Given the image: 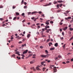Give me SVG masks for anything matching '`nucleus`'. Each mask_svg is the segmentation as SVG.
Listing matches in <instances>:
<instances>
[{
	"instance_id": "1",
	"label": "nucleus",
	"mask_w": 73,
	"mask_h": 73,
	"mask_svg": "<svg viewBox=\"0 0 73 73\" xmlns=\"http://www.w3.org/2000/svg\"><path fill=\"white\" fill-rule=\"evenodd\" d=\"M49 56H50V54H47L46 55L42 54L40 55V56L42 58H48Z\"/></svg>"
},
{
	"instance_id": "2",
	"label": "nucleus",
	"mask_w": 73,
	"mask_h": 73,
	"mask_svg": "<svg viewBox=\"0 0 73 73\" xmlns=\"http://www.w3.org/2000/svg\"><path fill=\"white\" fill-rule=\"evenodd\" d=\"M40 66H42L40 65V66H38L36 68V70H40V69L39 68H40Z\"/></svg>"
},
{
	"instance_id": "3",
	"label": "nucleus",
	"mask_w": 73,
	"mask_h": 73,
	"mask_svg": "<svg viewBox=\"0 0 73 73\" xmlns=\"http://www.w3.org/2000/svg\"><path fill=\"white\" fill-rule=\"evenodd\" d=\"M56 67H53V70H54V72L55 73L57 72V69H56Z\"/></svg>"
},
{
	"instance_id": "4",
	"label": "nucleus",
	"mask_w": 73,
	"mask_h": 73,
	"mask_svg": "<svg viewBox=\"0 0 73 73\" xmlns=\"http://www.w3.org/2000/svg\"><path fill=\"white\" fill-rule=\"evenodd\" d=\"M35 62V60H33L32 61L30 62V64H33Z\"/></svg>"
},
{
	"instance_id": "5",
	"label": "nucleus",
	"mask_w": 73,
	"mask_h": 73,
	"mask_svg": "<svg viewBox=\"0 0 73 73\" xmlns=\"http://www.w3.org/2000/svg\"><path fill=\"white\" fill-rule=\"evenodd\" d=\"M28 52V50H26V51H24L23 52V54H25V53H27Z\"/></svg>"
},
{
	"instance_id": "6",
	"label": "nucleus",
	"mask_w": 73,
	"mask_h": 73,
	"mask_svg": "<svg viewBox=\"0 0 73 73\" xmlns=\"http://www.w3.org/2000/svg\"><path fill=\"white\" fill-rule=\"evenodd\" d=\"M31 69H33L34 71H36V69H35L34 67L31 68Z\"/></svg>"
},
{
	"instance_id": "7",
	"label": "nucleus",
	"mask_w": 73,
	"mask_h": 73,
	"mask_svg": "<svg viewBox=\"0 0 73 73\" xmlns=\"http://www.w3.org/2000/svg\"><path fill=\"white\" fill-rule=\"evenodd\" d=\"M30 36H31V34H29L27 36V38H29L30 37Z\"/></svg>"
},
{
	"instance_id": "8",
	"label": "nucleus",
	"mask_w": 73,
	"mask_h": 73,
	"mask_svg": "<svg viewBox=\"0 0 73 73\" xmlns=\"http://www.w3.org/2000/svg\"><path fill=\"white\" fill-rule=\"evenodd\" d=\"M55 48H51L50 49V50H54Z\"/></svg>"
},
{
	"instance_id": "9",
	"label": "nucleus",
	"mask_w": 73,
	"mask_h": 73,
	"mask_svg": "<svg viewBox=\"0 0 73 73\" xmlns=\"http://www.w3.org/2000/svg\"><path fill=\"white\" fill-rule=\"evenodd\" d=\"M68 29V27H64V31H66V30Z\"/></svg>"
},
{
	"instance_id": "10",
	"label": "nucleus",
	"mask_w": 73,
	"mask_h": 73,
	"mask_svg": "<svg viewBox=\"0 0 73 73\" xmlns=\"http://www.w3.org/2000/svg\"><path fill=\"white\" fill-rule=\"evenodd\" d=\"M45 52H46V54H48V53L49 52H48V51H47V50H46L45 51Z\"/></svg>"
},
{
	"instance_id": "11",
	"label": "nucleus",
	"mask_w": 73,
	"mask_h": 73,
	"mask_svg": "<svg viewBox=\"0 0 73 73\" xmlns=\"http://www.w3.org/2000/svg\"><path fill=\"white\" fill-rule=\"evenodd\" d=\"M49 46H51V45H52V43L51 42L49 43Z\"/></svg>"
},
{
	"instance_id": "12",
	"label": "nucleus",
	"mask_w": 73,
	"mask_h": 73,
	"mask_svg": "<svg viewBox=\"0 0 73 73\" xmlns=\"http://www.w3.org/2000/svg\"><path fill=\"white\" fill-rule=\"evenodd\" d=\"M17 58L18 59V60H20L21 59V57H19V58L18 56H17Z\"/></svg>"
},
{
	"instance_id": "13",
	"label": "nucleus",
	"mask_w": 73,
	"mask_h": 73,
	"mask_svg": "<svg viewBox=\"0 0 73 73\" xmlns=\"http://www.w3.org/2000/svg\"><path fill=\"white\" fill-rule=\"evenodd\" d=\"M58 3H62V2H63V1H58Z\"/></svg>"
},
{
	"instance_id": "14",
	"label": "nucleus",
	"mask_w": 73,
	"mask_h": 73,
	"mask_svg": "<svg viewBox=\"0 0 73 73\" xmlns=\"http://www.w3.org/2000/svg\"><path fill=\"white\" fill-rule=\"evenodd\" d=\"M69 29H70V30L71 31H72L73 30V28H70Z\"/></svg>"
},
{
	"instance_id": "15",
	"label": "nucleus",
	"mask_w": 73,
	"mask_h": 73,
	"mask_svg": "<svg viewBox=\"0 0 73 73\" xmlns=\"http://www.w3.org/2000/svg\"><path fill=\"white\" fill-rule=\"evenodd\" d=\"M32 56V54H30L29 55L28 57H31V56Z\"/></svg>"
},
{
	"instance_id": "16",
	"label": "nucleus",
	"mask_w": 73,
	"mask_h": 73,
	"mask_svg": "<svg viewBox=\"0 0 73 73\" xmlns=\"http://www.w3.org/2000/svg\"><path fill=\"white\" fill-rule=\"evenodd\" d=\"M45 69H46V68H43L42 69V70H43V72H44V71H45Z\"/></svg>"
},
{
	"instance_id": "17",
	"label": "nucleus",
	"mask_w": 73,
	"mask_h": 73,
	"mask_svg": "<svg viewBox=\"0 0 73 73\" xmlns=\"http://www.w3.org/2000/svg\"><path fill=\"white\" fill-rule=\"evenodd\" d=\"M24 3V0H22L21 3V4L22 5Z\"/></svg>"
},
{
	"instance_id": "18",
	"label": "nucleus",
	"mask_w": 73,
	"mask_h": 73,
	"mask_svg": "<svg viewBox=\"0 0 73 73\" xmlns=\"http://www.w3.org/2000/svg\"><path fill=\"white\" fill-rule=\"evenodd\" d=\"M54 4H57V2L56 1H54L53 2Z\"/></svg>"
},
{
	"instance_id": "19",
	"label": "nucleus",
	"mask_w": 73,
	"mask_h": 73,
	"mask_svg": "<svg viewBox=\"0 0 73 73\" xmlns=\"http://www.w3.org/2000/svg\"><path fill=\"white\" fill-rule=\"evenodd\" d=\"M45 28H49L50 27L49 26H46Z\"/></svg>"
},
{
	"instance_id": "20",
	"label": "nucleus",
	"mask_w": 73,
	"mask_h": 73,
	"mask_svg": "<svg viewBox=\"0 0 73 73\" xmlns=\"http://www.w3.org/2000/svg\"><path fill=\"white\" fill-rule=\"evenodd\" d=\"M45 24H47V25H48V24H49V23L47 22L45 23Z\"/></svg>"
},
{
	"instance_id": "21",
	"label": "nucleus",
	"mask_w": 73,
	"mask_h": 73,
	"mask_svg": "<svg viewBox=\"0 0 73 73\" xmlns=\"http://www.w3.org/2000/svg\"><path fill=\"white\" fill-rule=\"evenodd\" d=\"M54 46H58V43H57L55 44Z\"/></svg>"
},
{
	"instance_id": "22",
	"label": "nucleus",
	"mask_w": 73,
	"mask_h": 73,
	"mask_svg": "<svg viewBox=\"0 0 73 73\" xmlns=\"http://www.w3.org/2000/svg\"><path fill=\"white\" fill-rule=\"evenodd\" d=\"M16 6L14 5L13 6V9H15V8H16Z\"/></svg>"
},
{
	"instance_id": "23",
	"label": "nucleus",
	"mask_w": 73,
	"mask_h": 73,
	"mask_svg": "<svg viewBox=\"0 0 73 73\" xmlns=\"http://www.w3.org/2000/svg\"><path fill=\"white\" fill-rule=\"evenodd\" d=\"M0 20H1V21H3V20H4V19L1 18H0Z\"/></svg>"
},
{
	"instance_id": "24",
	"label": "nucleus",
	"mask_w": 73,
	"mask_h": 73,
	"mask_svg": "<svg viewBox=\"0 0 73 73\" xmlns=\"http://www.w3.org/2000/svg\"><path fill=\"white\" fill-rule=\"evenodd\" d=\"M20 53V52H17L16 53H15V54H19V53Z\"/></svg>"
},
{
	"instance_id": "25",
	"label": "nucleus",
	"mask_w": 73,
	"mask_h": 73,
	"mask_svg": "<svg viewBox=\"0 0 73 73\" xmlns=\"http://www.w3.org/2000/svg\"><path fill=\"white\" fill-rule=\"evenodd\" d=\"M62 6V4L61 3L60 4L59 7H61Z\"/></svg>"
},
{
	"instance_id": "26",
	"label": "nucleus",
	"mask_w": 73,
	"mask_h": 73,
	"mask_svg": "<svg viewBox=\"0 0 73 73\" xmlns=\"http://www.w3.org/2000/svg\"><path fill=\"white\" fill-rule=\"evenodd\" d=\"M51 4H52V3H50L48 4H47V5L48 6L49 5H50Z\"/></svg>"
},
{
	"instance_id": "27",
	"label": "nucleus",
	"mask_w": 73,
	"mask_h": 73,
	"mask_svg": "<svg viewBox=\"0 0 73 73\" xmlns=\"http://www.w3.org/2000/svg\"><path fill=\"white\" fill-rule=\"evenodd\" d=\"M16 14L17 16H18V15H19V13H16Z\"/></svg>"
},
{
	"instance_id": "28",
	"label": "nucleus",
	"mask_w": 73,
	"mask_h": 73,
	"mask_svg": "<svg viewBox=\"0 0 73 73\" xmlns=\"http://www.w3.org/2000/svg\"><path fill=\"white\" fill-rule=\"evenodd\" d=\"M67 18L68 19H72V17H68Z\"/></svg>"
},
{
	"instance_id": "29",
	"label": "nucleus",
	"mask_w": 73,
	"mask_h": 73,
	"mask_svg": "<svg viewBox=\"0 0 73 73\" xmlns=\"http://www.w3.org/2000/svg\"><path fill=\"white\" fill-rule=\"evenodd\" d=\"M35 13H36V12H33L31 14L33 15V14H35Z\"/></svg>"
},
{
	"instance_id": "30",
	"label": "nucleus",
	"mask_w": 73,
	"mask_h": 73,
	"mask_svg": "<svg viewBox=\"0 0 73 73\" xmlns=\"http://www.w3.org/2000/svg\"><path fill=\"white\" fill-rule=\"evenodd\" d=\"M15 54H13V55H12L11 57H15Z\"/></svg>"
},
{
	"instance_id": "31",
	"label": "nucleus",
	"mask_w": 73,
	"mask_h": 73,
	"mask_svg": "<svg viewBox=\"0 0 73 73\" xmlns=\"http://www.w3.org/2000/svg\"><path fill=\"white\" fill-rule=\"evenodd\" d=\"M58 57L59 58H61V56L60 55H58Z\"/></svg>"
},
{
	"instance_id": "32",
	"label": "nucleus",
	"mask_w": 73,
	"mask_h": 73,
	"mask_svg": "<svg viewBox=\"0 0 73 73\" xmlns=\"http://www.w3.org/2000/svg\"><path fill=\"white\" fill-rule=\"evenodd\" d=\"M27 8V6H25L24 7V9H25L26 8Z\"/></svg>"
},
{
	"instance_id": "33",
	"label": "nucleus",
	"mask_w": 73,
	"mask_h": 73,
	"mask_svg": "<svg viewBox=\"0 0 73 73\" xmlns=\"http://www.w3.org/2000/svg\"><path fill=\"white\" fill-rule=\"evenodd\" d=\"M49 68L50 69H52V66L51 65L49 67Z\"/></svg>"
},
{
	"instance_id": "34",
	"label": "nucleus",
	"mask_w": 73,
	"mask_h": 73,
	"mask_svg": "<svg viewBox=\"0 0 73 73\" xmlns=\"http://www.w3.org/2000/svg\"><path fill=\"white\" fill-rule=\"evenodd\" d=\"M49 39H47L46 40V42H49Z\"/></svg>"
},
{
	"instance_id": "35",
	"label": "nucleus",
	"mask_w": 73,
	"mask_h": 73,
	"mask_svg": "<svg viewBox=\"0 0 73 73\" xmlns=\"http://www.w3.org/2000/svg\"><path fill=\"white\" fill-rule=\"evenodd\" d=\"M50 23H51V24H53V21H51L50 22Z\"/></svg>"
},
{
	"instance_id": "36",
	"label": "nucleus",
	"mask_w": 73,
	"mask_h": 73,
	"mask_svg": "<svg viewBox=\"0 0 73 73\" xmlns=\"http://www.w3.org/2000/svg\"><path fill=\"white\" fill-rule=\"evenodd\" d=\"M16 18L17 17H14L13 19V20H15V19H16Z\"/></svg>"
},
{
	"instance_id": "37",
	"label": "nucleus",
	"mask_w": 73,
	"mask_h": 73,
	"mask_svg": "<svg viewBox=\"0 0 73 73\" xmlns=\"http://www.w3.org/2000/svg\"><path fill=\"white\" fill-rule=\"evenodd\" d=\"M50 17V19H54V17Z\"/></svg>"
},
{
	"instance_id": "38",
	"label": "nucleus",
	"mask_w": 73,
	"mask_h": 73,
	"mask_svg": "<svg viewBox=\"0 0 73 73\" xmlns=\"http://www.w3.org/2000/svg\"><path fill=\"white\" fill-rule=\"evenodd\" d=\"M68 33L69 34V35H70V34H71V31H69L68 32Z\"/></svg>"
},
{
	"instance_id": "39",
	"label": "nucleus",
	"mask_w": 73,
	"mask_h": 73,
	"mask_svg": "<svg viewBox=\"0 0 73 73\" xmlns=\"http://www.w3.org/2000/svg\"><path fill=\"white\" fill-rule=\"evenodd\" d=\"M60 11L59 10L57 11V13H58L60 12Z\"/></svg>"
},
{
	"instance_id": "40",
	"label": "nucleus",
	"mask_w": 73,
	"mask_h": 73,
	"mask_svg": "<svg viewBox=\"0 0 73 73\" xmlns=\"http://www.w3.org/2000/svg\"><path fill=\"white\" fill-rule=\"evenodd\" d=\"M62 35H63V36H64V33L63 32H62Z\"/></svg>"
},
{
	"instance_id": "41",
	"label": "nucleus",
	"mask_w": 73,
	"mask_h": 73,
	"mask_svg": "<svg viewBox=\"0 0 73 73\" xmlns=\"http://www.w3.org/2000/svg\"><path fill=\"white\" fill-rule=\"evenodd\" d=\"M41 64L42 65H43L44 64V62H41Z\"/></svg>"
},
{
	"instance_id": "42",
	"label": "nucleus",
	"mask_w": 73,
	"mask_h": 73,
	"mask_svg": "<svg viewBox=\"0 0 73 73\" xmlns=\"http://www.w3.org/2000/svg\"><path fill=\"white\" fill-rule=\"evenodd\" d=\"M38 13L40 14H41V13H42V11H39V12H38Z\"/></svg>"
},
{
	"instance_id": "43",
	"label": "nucleus",
	"mask_w": 73,
	"mask_h": 73,
	"mask_svg": "<svg viewBox=\"0 0 73 73\" xmlns=\"http://www.w3.org/2000/svg\"><path fill=\"white\" fill-rule=\"evenodd\" d=\"M69 62H69V61H67L66 62V63H67V64L69 63Z\"/></svg>"
},
{
	"instance_id": "44",
	"label": "nucleus",
	"mask_w": 73,
	"mask_h": 73,
	"mask_svg": "<svg viewBox=\"0 0 73 73\" xmlns=\"http://www.w3.org/2000/svg\"><path fill=\"white\" fill-rule=\"evenodd\" d=\"M40 48H43V46H40Z\"/></svg>"
},
{
	"instance_id": "45",
	"label": "nucleus",
	"mask_w": 73,
	"mask_h": 73,
	"mask_svg": "<svg viewBox=\"0 0 73 73\" xmlns=\"http://www.w3.org/2000/svg\"><path fill=\"white\" fill-rule=\"evenodd\" d=\"M31 19L32 20H33V19H35V17H33L31 18Z\"/></svg>"
},
{
	"instance_id": "46",
	"label": "nucleus",
	"mask_w": 73,
	"mask_h": 73,
	"mask_svg": "<svg viewBox=\"0 0 73 73\" xmlns=\"http://www.w3.org/2000/svg\"><path fill=\"white\" fill-rule=\"evenodd\" d=\"M27 3L25 2L24 3V4L25 5H27Z\"/></svg>"
},
{
	"instance_id": "47",
	"label": "nucleus",
	"mask_w": 73,
	"mask_h": 73,
	"mask_svg": "<svg viewBox=\"0 0 73 73\" xmlns=\"http://www.w3.org/2000/svg\"><path fill=\"white\" fill-rule=\"evenodd\" d=\"M25 15V14L24 13L22 14V16H24Z\"/></svg>"
},
{
	"instance_id": "48",
	"label": "nucleus",
	"mask_w": 73,
	"mask_h": 73,
	"mask_svg": "<svg viewBox=\"0 0 73 73\" xmlns=\"http://www.w3.org/2000/svg\"><path fill=\"white\" fill-rule=\"evenodd\" d=\"M42 31L43 32V31H45V30L44 29H42Z\"/></svg>"
},
{
	"instance_id": "49",
	"label": "nucleus",
	"mask_w": 73,
	"mask_h": 73,
	"mask_svg": "<svg viewBox=\"0 0 73 73\" xmlns=\"http://www.w3.org/2000/svg\"><path fill=\"white\" fill-rule=\"evenodd\" d=\"M25 19H24L22 21V23H24L25 22Z\"/></svg>"
},
{
	"instance_id": "50",
	"label": "nucleus",
	"mask_w": 73,
	"mask_h": 73,
	"mask_svg": "<svg viewBox=\"0 0 73 73\" xmlns=\"http://www.w3.org/2000/svg\"><path fill=\"white\" fill-rule=\"evenodd\" d=\"M60 25H62V23L60 22Z\"/></svg>"
},
{
	"instance_id": "51",
	"label": "nucleus",
	"mask_w": 73,
	"mask_h": 73,
	"mask_svg": "<svg viewBox=\"0 0 73 73\" xmlns=\"http://www.w3.org/2000/svg\"><path fill=\"white\" fill-rule=\"evenodd\" d=\"M63 48L64 49L65 48V46H63Z\"/></svg>"
},
{
	"instance_id": "52",
	"label": "nucleus",
	"mask_w": 73,
	"mask_h": 73,
	"mask_svg": "<svg viewBox=\"0 0 73 73\" xmlns=\"http://www.w3.org/2000/svg\"><path fill=\"white\" fill-rule=\"evenodd\" d=\"M62 64H66V63H65V62H62Z\"/></svg>"
},
{
	"instance_id": "53",
	"label": "nucleus",
	"mask_w": 73,
	"mask_h": 73,
	"mask_svg": "<svg viewBox=\"0 0 73 73\" xmlns=\"http://www.w3.org/2000/svg\"><path fill=\"white\" fill-rule=\"evenodd\" d=\"M36 25H40V23H36Z\"/></svg>"
},
{
	"instance_id": "54",
	"label": "nucleus",
	"mask_w": 73,
	"mask_h": 73,
	"mask_svg": "<svg viewBox=\"0 0 73 73\" xmlns=\"http://www.w3.org/2000/svg\"><path fill=\"white\" fill-rule=\"evenodd\" d=\"M9 19L11 20L12 19V18L11 17H10Z\"/></svg>"
},
{
	"instance_id": "55",
	"label": "nucleus",
	"mask_w": 73,
	"mask_h": 73,
	"mask_svg": "<svg viewBox=\"0 0 73 73\" xmlns=\"http://www.w3.org/2000/svg\"><path fill=\"white\" fill-rule=\"evenodd\" d=\"M22 46H26V44H24V45H22Z\"/></svg>"
},
{
	"instance_id": "56",
	"label": "nucleus",
	"mask_w": 73,
	"mask_h": 73,
	"mask_svg": "<svg viewBox=\"0 0 73 73\" xmlns=\"http://www.w3.org/2000/svg\"><path fill=\"white\" fill-rule=\"evenodd\" d=\"M60 39L61 40H63L64 39V37H62L60 38Z\"/></svg>"
},
{
	"instance_id": "57",
	"label": "nucleus",
	"mask_w": 73,
	"mask_h": 73,
	"mask_svg": "<svg viewBox=\"0 0 73 73\" xmlns=\"http://www.w3.org/2000/svg\"><path fill=\"white\" fill-rule=\"evenodd\" d=\"M34 21H36V18L34 19Z\"/></svg>"
},
{
	"instance_id": "58",
	"label": "nucleus",
	"mask_w": 73,
	"mask_h": 73,
	"mask_svg": "<svg viewBox=\"0 0 73 73\" xmlns=\"http://www.w3.org/2000/svg\"><path fill=\"white\" fill-rule=\"evenodd\" d=\"M19 44H21V43H22V42H21V41L19 42Z\"/></svg>"
},
{
	"instance_id": "59",
	"label": "nucleus",
	"mask_w": 73,
	"mask_h": 73,
	"mask_svg": "<svg viewBox=\"0 0 73 73\" xmlns=\"http://www.w3.org/2000/svg\"><path fill=\"white\" fill-rule=\"evenodd\" d=\"M21 56H22V57H25V56H24V55L22 54Z\"/></svg>"
},
{
	"instance_id": "60",
	"label": "nucleus",
	"mask_w": 73,
	"mask_h": 73,
	"mask_svg": "<svg viewBox=\"0 0 73 73\" xmlns=\"http://www.w3.org/2000/svg\"><path fill=\"white\" fill-rule=\"evenodd\" d=\"M44 1V0H40V2H42V1Z\"/></svg>"
},
{
	"instance_id": "61",
	"label": "nucleus",
	"mask_w": 73,
	"mask_h": 73,
	"mask_svg": "<svg viewBox=\"0 0 73 73\" xmlns=\"http://www.w3.org/2000/svg\"><path fill=\"white\" fill-rule=\"evenodd\" d=\"M50 62V60H48V61H47V62H48V63Z\"/></svg>"
},
{
	"instance_id": "62",
	"label": "nucleus",
	"mask_w": 73,
	"mask_h": 73,
	"mask_svg": "<svg viewBox=\"0 0 73 73\" xmlns=\"http://www.w3.org/2000/svg\"><path fill=\"white\" fill-rule=\"evenodd\" d=\"M57 7H58H58H59V5H57Z\"/></svg>"
},
{
	"instance_id": "63",
	"label": "nucleus",
	"mask_w": 73,
	"mask_h": 73,
	"mask_svg": "<svg viewBox=\"0 0 73 73\" xmlns=\"http://www.w3.org/2000/svg\"><path fill=\"white\" fill-rule=\"evenodd\" d=\"M68 18H65V20H68Z\"/></svg>"
},
{
	"instance_id": "64",
	"label": "nucleus",
	"mask_w": 73,
	"mask_h": 73,
	"mask_svg": "<svg viewBox=\"0 0 73 73\" xmlns=\"http://www.w3.org/2000/svg\"><path fill=\"white\" fill-rule=\"evenodd\" d=\"M42 17H44V14H42Z\"/></svg>"
}]
</instances>
